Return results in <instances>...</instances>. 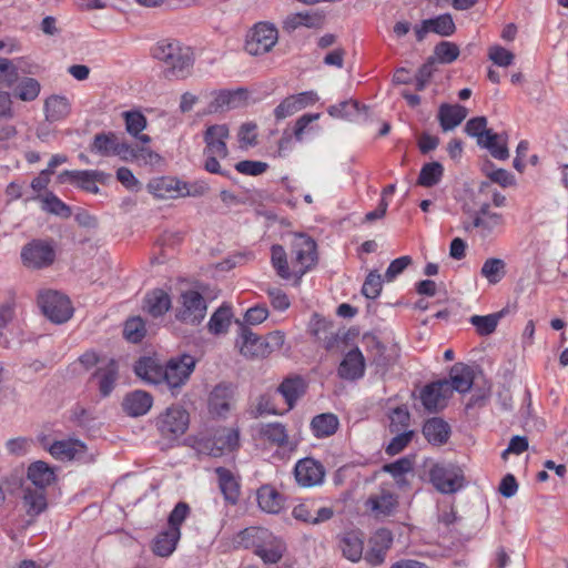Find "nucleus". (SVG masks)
<instances>
[{
    "label": "nucleus",
    "mask_w": 568,
    "mask_h": 568,
    "mask_svg": "<svg viewBox=\"0 0 568 568\" xmlns=\"http://www.w3.org/2000/svg\"><path fill=\"white\" fill-rule=\"evenodd\" d=\"M152 57L164 64L163 75L168 80H183L192 73L193 51L178 40L159 41L152 49Z\"/></svg>",
    "instance_id": "nucleus-1"
},
{
    "label": "nucleus",
    "mask_w": 568,
    "mask_h": 568,
    "mask_svg": "<svg viewBox=\"0 0 568 568\" xmlns=\"http://www.w3.org/2000/svg\"><path fill=\"white\" fill-rule=\"evenodd\" d=\"M196 359L189 354H182L168 361L163 367V382L166 383L173 395L189 381L195 369Z\"/></svg>",
    "instance_id": "nucleus-2"
},
{
    "label": "nucleus",
    "mask_w": 568,
    "mask_h": 568,
    "mask_svg": "<svg viewBox=\"0 0 568 568\" xmlns=\"http://www.w3.org/2000/svg\"><path fill=\"white\" fill-rule=\"evenodd\" d=\"M206 310L205 298L199 292L187 290L180 295L175 317L184 324L197 325L204 320Z\"/></svg>",
    "instance_id": "nucleus-3"
},
{
    "label": "nucleus",
    "mask_w": 568,
    "mask_h": 568,
    "mask_svg": "<svg viewBox=\"0 0 568 568\" xmlns=\"http://www.w3.org/2000/svg\"><path fill=\"white\" fill-rule=\"evenodd\" d=\"M429 479L442 494H455L465 486V476L460 467L453 464H436L429 471Z\"/></svg>",
    "instance_id": "nucleus-4"
},
{
    "label": "nucleus",
    "mask_w": 568,
    "mask_h": 568,
    "mask_svg": "<svg viewBox=\"0 0 568 568\" xmlns=\"http://www.w3.org/2000/svg\"><path fill=\"white\" fill-rule=\"evenodd\" d=\"M42 313L53 323L62 324L73 315V307L68 296L55 291L41 293L38 298Z\"/></svg>",
    "instance_id": "nucleus-5"
},
{
    "label": "nucleus",
    "mask_w": 568,
    "mask_h": 568,
    "mask_svg": "<svg viewBox=\"0 0 568 568\" xmlns=\"http://www.w3.org/2000/svg\"><path fill=\"white\" fill-rule=\"evenodd\" d=\"M505 224L501 213L493 212L488 203L480 205L475 212L473 222L465 225L466 231L475 230V234L481 240L494 236Z\"/></svg>",
    "instance_id": "nucleus-6"
},
{
    "label": "nucleus",
    "mask_w": 568,
    "mask_h": 568,
    "mask_svg": "<svg viewBox=\"0 0 568 568\" xmlns=\"http://www.w3.org/2000/svg\"><path fill=\"white\" fill-rule=\"evenodd\" d=\"M189 422V413L184 408L172 406L158 417L156 427L163 437L174 439L186 432Z\"/></svg>",
    "instance_id": "nucleus-7"
},
{
    "label": "nucleus",
    "mask_w": 568,
    "mask_h": 568,
    "mask_svg": "<svg viewBox=\"0 0 568 568\" xmlns=\"http://www.w3.org/2000/svg\"><path fill=\"white\" fill-rule=\"evenodd\" d=\"M277 39L278 31L273 24L260 22L247 37L245 50L251 55L264 54L272 50Z\"/></svg>",
    "instance_id": "nucleus-8"
},
{
    "label": "nucleus",
    "mask_w": 568,
    "mask_h": 568,
    "mask_svg": "<svg viewBox=\"0 0 568 568\" xmlns=\"http://www.w3.org/2000/svg\"><path fill=\"white\" fill-rule=\"evenodd\" d=\"M292 263L298 267L296 273L303 276L317 262L316 243L307 235H295L292 243Z\"/></svg>",
    "instance_id": "nucleus-9"
},
{
    "label": "nucleus",
    "mask_w": 568,
    "mask_h": 568,
    "mask_svg": "<svg viewBox=\"0 0 568 568\" xmlns=\"http://www.w3.org/2000/svg\"><path fill=\"white\" fill-rule=\"evenodd\" d=\"M21 258L24 266L39 270L54 262L55 251L50 242L33 240L23 246Z\"/></svg>",
    "instance_id": "nucleus-10"
},
{
    "label": "nucleus",
    "mask_w": 568,
    "mask_h": 568,
    "mask_svg": "<svg viewBox=\"0 0 568 568\" xmlns=\"http://www.w3.org/2000/svg\"><path fill=\"white\" fill-rule=\"evenodd\" d=\"M111 174L99 170H84V171H70L65 170L58 176L61 183L71 182L75 183L82 190L98 194L100 192L97 183L108 184L111 180Z\"/></svg>",
    "instance_id": "nucleus-11"
},
{
    "label": "nucleus",
    "mask_w": 568,
    "mask_h": 568,
    "mask_svg": "<svg viewBox=\"0 0 568 568\" xmlns=\"http://www.w3.org/2000/svg\"><path fill=\"white\" fill-rule=\"evenodd\" d=\"M235 387L231 383H219L209 394L207 407L210 414L225 417L232 409Z\"/></svg>",
    "instance_id": "nucleus-12"
},
{
    "label": "nucleus",
    "mask_w": 568,
    "mask_h": 568,
    "mask_svg": "<svg viewBox=\"0 0 568 568\" xmlns=\"http://www.w3.org/2000/svg\"><path fill=\"white\" fill-rule=\"evenodd\" d=\"M240 446V432L237 428H220L213 438L203 443V449L213 457H220L225 452H233Z\"/></svg>",
    "instance_id": "nucleus-13"
},
{
    "label": "nucleus",
    "mask_w": 568,
    "mask_h": 568,
    "mask_svg": "<svg viewBox=\"0 0 568 568\" xmlns=\"http://www.w3.org/2000/svg\"><path fill=\"white\" fill-rule=\"evenodd\" d=\"M294 475L300 486L305 488L315 487L323 483L325 468L314 458L306 457L296 463Z\"/></svg>",
    "instance_id": "nucleus-14"
},
{
    "label": "nucleus",
    "mask_w": 568,
    "mask_h": 568,
    "mask_svg": "<svg viewBox=\"0 0 568 568\" xmlns=\"http://www.w3.org/2000/svg\"><path fill=\"white\" fill-rule=\"evenodd\" d=\"M230 138V130L226 124H214L206 128L203 140L206 155H217L225 159L229 155L226 140Z\"/></svg>",
    "instance_id": "nucleus-15"
},
{
    "label": "nucleus",
    "mask_w": 568,
    "mask_h": 568,
    "mask_svg": "<svg viewBox=\"0 0 568 568\" xmlns=\"http://www.w3.org/2000/svg\"><path fill=\"white\" fill-rule=\"evenodd\" d=\"M449 396L450 386L447 379L426 385L420 392L422 404L428 412L443 409Z\"/></svg>",
    "instance_id": "nucleus-16"
},
{
    "label": "nucleus",
    "mask_w": 568,
    "mask_h": 568,
    "mask_svg": "<svg viewBox=\"0 0 568 568\" xmlns=\"http://www.w3.org/2000/svg\"><path fill=\"white\" fill-rule=\"evenodd\" d=\"M392 544V531L386 528L378 529L369 539V549L364 559L372 566L382 565Z\"/></svg>",
    "instance_id": "nucleus-17"
},
{
    "label": "nucleus",
    "mask_w": 568,
    "mask_h": 568,
    "mask_svg": "<svg viewBox=\"0 0 568 568\" xmlns=\"http://www.w3.org/2000/svg\"><path fill=\"white\" fill-rule=\"evenodd\" d=\"M240 328L237 345L240 353L248 358L266 357L264 339L257 336L247 325L236 321Z\"/></svg>",
    "instance_id": "nucleus-18"
},
{
    "label": "nucleus",
    "mask_w": 568,
    "mask_h": 568,
    "mask_svg": "<svg viewBox=\"0 0 568 568\" xmlns=\"http://www.w3.org/2000/svg\"><path fill=\"white\" fill-rule=\"evenodd\" d=\"M87 450V445L74 438L57 440L49 447V453L59 460H81Z\"/></svg>",
    "instance_id": "nucleus-19"
},
{
    "label": "nucleus",
    "mask_w": 568,
    "mask_h": 568,
    "mask_svg": "<svg viewBox=\"0 0 568 568\" xmlns=\"http://www.w3.org/2000/svg\"><path fill=\"white\" fill-rule=\"evenodd\" d=\"M27 479L29 483L22 484L23 486L47 490L55 481L54 469L42 460L34 462L28 467Z\"/></svg>",
    "instance_id": "nucleus-20"
},
{
    "label": "nucleus",
    "mask_w": 568,
    "mask_h": 568,
    "mask_svg": "<svg viewBox=\"0 0 568 568\" xmlns=\"http://www.w3.org/2000/svg\"><path fill=\"white\" fill-rule=\"evenodd\" d=\"M22 504L28 516H39L48 508L47 490L22 485Z\"/></svg>",
    "instance_id": "nucleus-21"
},
{
    "label": "nucleus",
    "mask_w": 568,
    "mask_h": 568,
    "mask_svg": "<svg viewBox=\"0 0 568 568\" xmlns=\"http://www.w3.org/2000/svg\"><path fill=\"white\" fill-rule=\"evenodd\" d=\"M364 369V356L358 348H354L349 351L341 362L338 375L344 379L354 381L363 376Z\"/></svg>",
    "instance_id": "nucleus-22"
},
{
    "label": "nucleus",
    "mask_w": 568,
    "mask_h": 568,
    "mask_svg": "<svg viewBox=\"0 0 568 568\" xmlns=\"http://www.w3.org/2000/svg\"><path fill=\"white\" fill-rule=\"evenodd\" d=\"M365 505L375 517H387L394 513L398 501L393 493L382 490L378 494L371 495Z\"/></svg>",
    "instance_id": "nucleus-23"
},
{
    "label": "nucleus",
    "mask_w": 568,
    "mask_h": 568,
    "mask_svg": "<svg viewBox=\"0 0 568 568\" xmlns=\"http://www.w3.org/2000/svg\"><path fill=\"white\" fill-rule=\"evenodd\" d=\"M261 436L272 445L281 448L293 450L295 443L290 439L287 429L284 424L275 422L263 424L260 429Z\"/></svg>",
    "instance_id": "nucleus-24"
},
{
    "label": "nucleus",
    "mask_w": 568,
    "mask_h": 568,
    "mask_svg": "<svg viewBox=\"0 0 568 568\" xmlns=\"http://www.w3.org/2000/svg\"><path fill=\"white\" fill-rule=\"evenodd\" d=\"M152 396L144 390H134L129 393L123 402V410L132 417H138L146 414L152 407Z\"/></svg>",
    "instance_id": "nucleus-25"
},
{
    "label": "nucleus",
    "mask_w": 568,
    "mask_h": 568,
    "mask_svg": "<svg viewBox=\"0 0 568 568\" xmlns=\"http://www.w3.org/2000/svg\"><path fill=\"white\" fill-rule=\"evenodd\" d=\"M339 548L343 556L353 562H357L363 557L364 538L357 530L344 532L339 538Z\"/></svg>",
    "instance_id": "nucleus-26"
},
{
    "label": "nucleus",
    "mask_w": 568,
    "mask_h": 568,
    "mask_svg": "<svg viewBox=\"0 0 568 568\" xmlns=\"http://www.w3.org/2000/svg\"><path fill=\"white\" fill-rule=\"evenodd\" d=\"M468 111L459 104L444 103L438 110V121L443 131L447 132L458 126L467 116Z\"/></svg>",
    "instance_id": "nucleus-27"
},
{
    "label": "nucleus",
    "mask_w": 568,
    "mask_h": 568,
    "mask_svg": "<svg viewBox=\"0 0 568 568\" xmlns=\"http://www.w3.org/2000/svg\"><path fill=\"white\" fill-rule=\"evenodd\" d=\"M119 369L114 359H110L106 364L100 366L93 374V378L98 379L99 392L102 397H108L114 389L118 381Z\"/></svg>",
    "instance_id": "nucleus-28"
},
{
    "label": "nucleus",
    "mask_w": 568,
    "mask_h": 568,
    "mask_svg": "<svg viewBox=\"0 0 568 568\" xmlns=\"http://www.w3.org/2000/svg\"><path fill=\"white\" fill-rule=\"evenodd\" d=\"M265 537H270V530L263 527H247L239 531L233 538L234 548L250 549L254 548L257 550L261 547V542Z\"/></svg>",
    "instance_id": "nucleus-29"
},
{
    "label": "nucleus",
    "mask_w": 568,
    "mask_h": 568,
    "mask_svg": "<svg viewBox=\"0 0 568 568\" xmlns=\"http://www.w3.org/2000/svg\"><path fill=\"white\" fill-rule=\"evenodd\" d=\"M286 547L282 539L277 538L270 531V537H265V540L261 542V547L255 550L257 555L265 564L278 562L285 551Z\"/></svg>",
    "instance_id": "nucleus-30"
},
{
    "label": "nucleus",
    "mask_w": 568,
    "mask_h": 568,
    "mask_svg": "<svg viewBox=\"0 0 568 568\" xmlns=\"http://www.w3.org/2000/svg\"><path fill=\"white\" fill-rule=\"evenodd\" d=\"M448 382L450 386V394L453 390L466 393L473 386L474 371L463 363H457L450 368Z\"/></svg>",
    "instance_id": "nucleus-31"
},
{
    "label": "nucleus",
    "mask_w": 568,
    "mask_h": 568,
    "mask_svg": "<svg viewBox=\"0 0 568 568\" xmlns=\"http://www.w3.org/2000/svg\"><path fill=\"white\" fill-rule=\"evenodd\" d=\"M423 435L428 443L433 445H443L447 443L450 435V426L439 417H433L425 422Z\"/></svg>",
    "instance_id": "nucleus-32"
},
{
    "label": "nucleus",
    "mask_w": 568,
    "mask_h": 568,
    "mask_svg": "<svg viewBox=\"0 0 568 568\" xmlns=\"http://www.w3.org/2000/svg\"><path fill=\"white\" fill-rule=\"evenodd\" d=\"M148 190L159 199H174L183 194L182 183L171 178H160L148 184Z\"/></svg>",
    "instance_id": "nucleus-33"
},
{
    "label": "nucleus",
    "mask_w": 568,
    "mask_h": 568,
    "mask_svg": "<svg viewBox=\"0 0 568 568\" xmlns=\"http://www.w3.org/2000/svg\"><path fill=\"white\" fill-rule=\"evenodd\" d=\"M305 389L306 385L301 376L287 377L277 387V392L287 403L288 409L294 407L297 399L304 395Z\"/></svg>",
    "instance_id": "nucleus-34"
},
{
    "label": "nucleus",
    "mask_w": 568,
    "mask_h": 568,
    "mask_svg": "<svg viewBox=\"0 0 568 568\" xmlns=\"http://www.w3.org/2000/svg\"><path fill=\"white\" fill-rule=\"evenodd\" d=\"M181 530L170 529L160 532L153 540L152 550L156 556L168 557L176 548Z\"/></svg>",
    "instance_id": "nucleus-35"
},
{
    "label": "nucleus",
    "mask_w": 568,
    "mask_h": 568,
    "mask_svg": "<svg viewBox=\"0 0 568 568\" xmlns=\"http://www.w3.org/2000/svg\"><path fill=\"white\" fill-rule=\"evenodd\" d=\"M118 145V134L115 132H100L93 136L89 146L91 153L100 156H113Z\"/></svg>",
    "instance_id": "nucleus-36"
},
{
    "label": "nucleus",
    "mask_w": 568,
    "mask_h": 568,
    "mask_svg": "<svg viewBox=\"0 0 568 568\" xmlns=\"http://www.w3.org/2000/svg\"><path fill=\"white\" fill-rule=\"evenodd\" d=\"M257 503L263 511L277 514L283 507V497L274 487L264 485L257 490Z\"/></svg>",
    "instance_id": "nucleus-37"
},
{
    "label": "nucleus",
    "mask_w": 568,
    "mask_h": 568,
    "mask_svg": "<svg viewBox=\"0 0 568 568\" xmlns=\"http://www.w3.org/2000/svg\"><path fill=\"white\" fill-rule=\"evenodd\" d=\"M171 307V298L163 290H154L145 296L144 310L153 317L164 315Z\"/></svg>",
    "instance_id": "nucleus-38"
},
{
    "label": "nucleus",
    "mask_w": 568,
    "mask_h": 568,
    "mask_svg": "<svg viewBox=\"0 0 568 568\" xmlns=\"http://www.w3.org/2000/svg\"><path fill=\"white\" fill-rule=\"evenodd\" d=\"M71 111L69 100L62 95H51L44 101L45 119L57 122L65 119Z\"/></svg>",
    "instance_id": "nucleus-39"
},
{
    "label": "nucleus",
    "mask_w": 568,
    "mask_h": 568,
    "mask_svg": "<svg viewBox=\"0 0 568 568\" xmlns=\"http://www.w3.org/2000/svg\"><path fill=\"white\" fill-rule=\"evenodd\" d=\"M215 473L219 477V486L225 500L236 504L240 497V485L231 470L224 467H217Z\"/></svg>",
    "instance_id": "nucleus-40"
},
{
    "label": "nucleus",
    "mask_w": 568,
    "mask_h": 568,
    "mask_svg": "<svg viewBox=\"0 0 568 568\" xmlns=\"http://www.w3.org/2000/svg\"><path fill=\"white\" fill-rule=\"evenodd\" d=\"M339 422L336 415L324 413L313 417L311 427L317 438L328 437L336 433Z\"/></svg>",
    "instance_id": "nucleus-41"
},
{
    "label": "nucleus",
    "mask_w": 568,
    "mask_h": 568,
    "mask_svg": "<svg viewBox=\"0 0 568 568\" xmlns=\"http://www.w3.org/2000/svg\"><path fill=\"white\" fill-rule=\"evenodd\" d=\"M135 374L142 379L158 384L163 379V367L160 366L153 358H141L134 366Z\"/></svg>",
    "instance_id": "nucleus-42"
},
{
    "label": "nucleus",
    "mask_w": 568,
    "mask_h": 568,
    "mask_svg": "<svg viewBox=\"0 0 568 568\" xmlns=\"http://www.w3.org/2000/svg\"><path fill=\"white\" fill-rule=\"evenodd\" d=\"M480 274L489 284L495 285L505 277L506 263L498 257L487 258L481 266Z\"/></svg>",
    "instance_id": "nucleus-43"
},
{
    "label": "nucleus",
    "mask_w": 568,
    "mask_h": 568,
    "mask_svg": "<svg viewBox=\"0 0 568 568\" xmlns=\"http://www.w3.org/2000/svg\"><path fill=\"white\" fill-rule=\"evenodd\" d=\"M505 311H500L497 313L488 314V315H473L469 320L471 325L476 328V332L481 335H490L495 332L500 318L504 316Z\"/></svg>",
    "instance_id": "nucleus-44"
},
{
    "label": "nucleus",
    "mask_w": 568,
    "mask_h": 568,
    "mask_svg": "<svg viewBox=\"0 0 568 568\" xmlns=\"http://www.w3.org/2000/svg\"><path fill=\"white\" fill-rule=\"evenodd\" d=\"M244 92L242 90L239 91H220L216 93L214 100L209 105V113H216L219 111L226 109H232L237 106V102L242 99Z\"/></svg>",
    "instance_id": "nucleus-45"
},
{
    "label": "nucleus",
    "mask_w": 568,
    "mask_h": 568,
    "mask_svg": "<svg viewBox=\"0 0 568 568\" xmlns=\"http://www.w3.org/2000/svg\"><path fill=\"white\" fill-rule=\"evenodd\" d=\"M444 174V166L439 162H429L423 165L417 184L432 187L439 183Z\"/></svg>",
    "instance_id": "nucleus-46"
},
{
    "label": "nucleus",
    "mask_w": 568,
    "mask_h": 568,
    "mask_svg": "<svg viewBox=\"0 0 568 568\" xmlns=\"http://www.w3.org/2000/svg\"><path fill=\"white\" fill-rule=\"evenodd\" d=\"M232 310L230 306L222 305L211 316L209 321V331L212 334L225 333L231 324Z\"/></svg>",
    "instance_id": "nucleus-47"
},
{
    "label": "nucleus",
    "mask_w": 568,
    "mask_h": 568,
    "mask_svg": "<svg viewBox=\"0 0 568 568\" xmlns=\"http://www.w3.org/2000/svg\"><path fill=\"white\" fill-rule=\"evenodd\" d=\"M41 85L33 78H23L16 87L13 94L22 101H33L39 97Z\"/></svg>",
    "instance_id": "nucleus-48"
},
{
    "label": "nucleus",
    "mask_w": 568,
    "mask_h": 568,
    "mask_svg": "<svg viewBox=\"0 0 568 568\" xmlns=\"http://www.w3.org/2000/svg\"><path fill=\"white\" fill-rule=\"evenodd\" d=\"M427 24L433 33L440 37H450L456 31V24L450 13H444L436 18L427 19Z\"/></svg>",
    "instance_id": "nucleus-49"
},
{
    "label": "nucleus",
    "mask_w": 568,
    "mask_h": 568,
    "mask_svg": "<svg viewBox=\"0 0 568 568\" xmlns=\"http://www.w3.org/2000/svg\"><path fill=\"white\" fill-rule=\"evenodd\" d=\"M501 135L494 133L493 131L486 132V136L483 143H478L481 148L489 150L490 154L498 160H505L509 156L506 143H499Z\"/></svg>",
    "instance_id": "nucleus-50"
},
{
    "label": "nucleus",
    "mask_w": 568,
    "mask_h": 568,
    "mask_svg": "<svg viewBox=\"0 0 568 568\" xmlns=\"http://www.w3.org/2000/svg\"><path fill=\"white\" fill-rule=\"evenodd\" d=\"M251 417L258 418L263 415H277L273 398L268 394H262L251 404L248 410Z\"/></svg>",
    "instance_id": "nucleus-51"
},
{
    "label": "nucleus",
    "mask_w": 568,
    "mask_h": 568,
    "mask_svg": "<svg viewBox=\"0 0 568 568\" xmlns=\"http://www.w3.org/2000/svg\"><path fill=\"white\" fill-rule=\"evenodd\" d=\"M145 323L140 316H134L125 321L123 335L131 343H139L145 336Z\"/></svg>",
    "instance_id": "nucleus-52"
},
{
    "label": "nucleus",
    "mask_w": 568,
    "mask_h": 568,
    "mask_svg": "<svg viewBox=\"0 0 568 568\" xmlns=\"http://www.w3.org/2000/svg\"><path fill=\"white\" fill-rule=\"evenodd\" d=\"M41 201L42 210H44L48 213L54 214L62 219H68L72 214L71 207L63 203L53 193L47 194Z\"/></svg>",
    "instance_id": "nucleus-53"
},
{
    "label": "nucleus",
    "mask_w": 568,
    "mask_h": 568,
    "mask_svg": "<svg viewBox=\"0 0 568 568\" xmlns=\"http://www.w3.org/2000/svg\"><path fill=\"white\" fill-rule=\"evenodd\" d=\"M459 55V48L457 44L448 41L439 42L434 49V58L436 62L452 63Z\"/></svg>",
    "instance_id": "nucleus-54"
},
{
    "label": "nucleus",
    "mask_w": 568,
    "mask_h": 568,
    "mask_svg": "<svg viewBox=\"0 0 568 568\" xmlns=\"http://www.w3.org/2000/svg\"><path fill=\"white\" fill-rule=\"evenodd\" d=\"M272 251V264L276 270L278 276L284 280H288L291 277V273L288 270L286 252L282 245L275 244L271 248Z\"/></svg>",
    "instance_id": "nucleus-55"
},
{
    "label": "nucleus",
    "mask_w": 568,
    "mask_h": 568,
    "mask_svg": "<svg viewBox=\"0 0 568 568\" xmlns=\"http://www.w3.org/2000/svg\"><path fill=\"white\" fill-rule=\"evenodd\" d=\"M383 470L390 474L399 484L403 476L413 470V460L409 457H402L394 463L385 464Z\"/></svg>",
    "instance_id": "nucleus-56"
},
{
    "label": "nucleus",
    "mask_w": 568,
    "mask_h": 568,
    "mask_svg": "<svg viewBox=\"0 0 568 568\" xmlns=\"http://www.w3.org/2000/svg\"><path fill=\"white\" fill-rule=\"evenodd\" d=\"M125 129L131 135H138L146 126L145 116L139 111H126L123 113Z\"/></svg>",
    "instance_id": "nucleus-57"
},
{
    "label": "nucleus",
    "mask_w": 568,
    "mask_h": 568,
    "mask_svg": "<svg viewBox=\"0 0 568 568\" xmlns=\"http://www.w3.org/2000/svg\"><path fill=\"white\" fill-rule=\"evenodd\" d=\"M487 119L485 116H476L467 121L465 125V132L469 136L477 138V143H483V140L486 136V132H490L491 130L486 129Z\"/></svg>",
    "instance_id": "nucleus-58"
},
{
    "label": "nucleus",
    "mask_w": 568,
    "mask_h": 568,
    "mask_svg": "<svg viewBox=\"0 0 568 568\" xmlns=\"http://www.w3.org/2000/svg\"><path fill=\"white\" fill-rule=\"evenodd\" d=\"M382 292V277L377 273V271H372L367 275L363 287L362 293L365 297L374 300Z\"/></svg>",
    "instance_id": "nucleus-59"
},
{
    "label": "nucleus",
    "mask_w": 568,
    "mask_h": 568,
    "mask_svg": "<svg viewBox=\"0 0 568 568\" xmlns=\"http://www.w3.org/2000/svg\"><path fill=\"white\" fill-rule=\"evenodd\" d=\"M389 429L392 433H399L409 425L410 415L405 407H396L389 415Z\"/></svg>",
    "instance_id": "nucleus-60"
},
{
    "label": "nucleus",
    "mask_w": 568,
    "mask_h": 568,
    "mask_svg": "<svg viewBox=\"0 0 568 568\" xmlns=\"http://www.w3.org/2000/svg\"><path fill=\"white\" fill-rule=\"evenodd\" d=\"M301 103L297 102L294 95L285 98L274 110V115L277 120H283L287 116L293 115L301 109Z\"/></svg>",
    "instance_id": "nucleus-61"
},
{
    "label": "nucleus",
    "mask_w": 568,
    "mask_h": 568,
    "mask_svg": "<svg viewBox=\"0 0 568 568\" xmlns=\"http://www.w3.org/2000/svg\"><path fill=\"white\" fill-rule=\"evenodd\" d=\"M190 514V506L180 501L175 505L173 510L170 513L168 524L170 529L181 530L180 527Z\"/></svg>",
    "instance_id": "nucleus-62"
},
{
    "label": "nucleus",
    "mask_w": 568,
    "mask_h": 568,
    "mask_svg": "<svg viewBox=\"0 0 568 568\" xmlns=\"http://www.w3.org/2000/svg\"><path fill=\"white\" fill-rule=\"evenodd\" d=\"M489 59L499 67H509L513 64L515 55L500 45H494L489 49Z\"/></svg>",
    "instance_id": "nucleus-63"
},
{
    "label": "nucleus",
    "mask_w": 568,
    "mask_h": 568,
    "mask_svg": "<svg viewBox=\"0 0 568 568\" xmlns=\"http://www.w3.org/2000/svg\"><path fill=\"white\" fill-rule=\"evenodd\" d=\"M413 435V430L398 433L387 445L386 453L392 456L399 454L410 443Z\"/></svg>",
    "instance_id": "nucleus-64"
}]
</instances>
